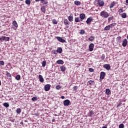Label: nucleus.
Segmentation results:
<instances>
[{"mask_svg": "<svg viewBox=\"0 0 128 128\" xmlns=\"http://www.w3.org/2000/svg\"><path fill=\"white\" fill-rule=\"evenodd\" d=\"M20 0L22 1V0Z\"/></svg>", "mask_w": 128, "mask_h": 128, "instance_id": "obj_60", "label": "nucleus"}, {"mask_svg": "<svg viewBox=\"0 0 128 128\" xmlns=\"http://www.w3.org/2000/svg\"><path fill=\"white\" fill-rule=\"evenodd\" d=\"M94 114V112L92 110L90 111V116H93Z\"/></svg>", "mask_w": 128, "mask_h": 128, "instance_id": "obj_38", "label": "nucleus"}, {"mask_svg": "<svg viewBox=\"0 0 128 128\" xmlns=\"http://www.w3.org/2000/svg\"><path fill=\"white\" fill-rule=\"evenodd\" d=\"M100 16L104 18H108L110 16V14H108V12L103 10L100 12Z\"/></svg>", "mask_w": 128, "mask_h": 128, "instance_id": "obj_1", "label": "nucleus"}, {"mask_svg": "<svg viewBox=\"0 0 128 128\" xmlns=\"http://www.w3.org/2000/svg\"><path fill=\"white\" fill-rule=\"evenodd\" d=\"M44 4H48V2H46L44 0V2H43Z\"/></svg>", "mask_w": 128, "mask_h": 128, "instance_id": "obj_52", "label": "nucleus"}, {"mask_svg": "<svg viewBox=\"0 0 128 128\" xmlns=\"http://www.w3.org/2000/svg\"><path fill=\"white\" fill-rule=\"evenodd\" d=\"M56 62L58 64H64V62L62 60H58Z\"/></svg>", "mask_w": 128, "mask_h": 128, "instance_id": "obj_21", "label": "nucleus"}, {"mask_svg": "<svg viewBox=\"0 0 128 128\" xmlns=\"http://www.w3.org/2000/svg\"><path fill=\"white\" fill-rule=\"evenodd\" d=\"M18 22H16V20H13L12 22V28L14 30H18Z\"/></svg>", "mask_w": 128, "mask_h": 128, "instance_id": "obj_2", "label": "nucleus"}, {"mask_svg": "<svg viewBox=\"0 0 128 128\" xmlns=\"http://www.w3.org/2000/svg\"><path fill=\"white\" fill-rule=\"evenodd\" d=\"M0 86H2V82L0 80Z\"/></svg>", "mask_w": 128, "mask_h": 128, "instance_id": "obj_58", "label": "nucleus"}, {"mask_svg": "<svg viewBox=\"0 0 128 128\" xmlns=\"http://www.w3.org/2000/svg\"><path fill=\"white\" fill-rule=\"evenodd\" d=\"M110 30V26L109 25L106 26L104 28V30Z\"/></svg>", "mask_w": 128, "mask_h": 128, "instance_id": "obj_32", "label": "nucleus"}, {"mask_svg": "<svg viewBox=\"0 0 128 128\" xmlns=\"http://www.w3.org/2000/svg\"><path fill=\"white\" fill-rule=\"evenodd\" d=\"M61 98H62V100L64 99V96H62Z\"/></svg>", "mask_w": 128, "mask_h": 128, "instance_id": "obj_53", "label": "nucleus"}, {"mask_svg": "<svg viewBox=\"0 0 128 128\" xmlns=\"http://www.w3.org/2000/svg\"><path fill=\"white\" fill-rule=\"evenodd\" d=\"M16 112L17 114H20V112H22V110L20 109V108H17Z\"/></svg>", "mask_w": 128, "mask_h": 128, "instance_id": "obj_36", "label": "nucleus"}, {"mask_svg": "<svg viewBox=\"0 0 128 128\" xmlns=\"http://www.w3.org/2000/svg\"><path fill=\"white\" fill-rule=\"evenodd\" d=\"M114 18V16H112L108 18V22H112V20Z\"/></svg>", "mask_w": 128, "mask_h": 128, "instance_id": "obj_30", "label": "nucleus"}, {"mask_svg": "<svg viewBox=\"0 0 128 128\" xmlns=\"http://www.w3.org/2000/svg\"><path fill=\"white\" fill-rule=\"evenodd\" d=\"M94 44L91 43L89 45V50L90 52H92L94 50Z\"/></svg>", "mask_w": 128, "mask_h": 128, "instance_id": "obj_12", "label": "nucleus"}, {"mask_svg": "<svg viewBox=\"0 0 128 128\" xmlns=\"http://www.w3.org/2000/svg\"><path fill=\"white\" fill-rule=\"evenodd\" d=\"M16 80H20V75H17L16 77Z\"/></svg>", "mask_w": 128, "mask_h": 128, "instance_id": "obj_40", "label": "nucleus"}, {"mask_svg": "<svg viewBox=\"0 0 128 128\" xmlns=\"http://www.w3.org/2000/svg\"><path fill=\"white\" fill-rule=\"evenodd\" d=\"M60 68L61 70V72H65L66 70V66H60Z\"/></svg>", "mask_w": 128, "mask_h": 128, "instance_id": "obj_28", "label": "nucleus"}, {"mask_svg": "<svg viewBox=\"0 0 128 128\" xmlns=\"http://www.w3.org/2000/svg\"><path fill=\"white\" fill-rule=\"evenodd\" d=\"M46 61L44 60L42 62V66H43V68H44V66H46Z\"/></svg>", "mask_w": 128, "mask_h": 128, "instance_id": "obj_35", "label": "nucleus"}, {"mask_svg": "<svg viewBox=\"0 0 128 128\" xmlns=\"http://www.w3.org/2000/svg\"><path fill=\"white\" fill-rule=\"evenodd\" d=\"M38 100V97H33L32 98V100L33 102H36V100Z\"/></svg>", "mask_w": 128, "mask_h": 128, "instance_id": "obj_45", "label": "nucleus"}, {"mask_svg": "<svg viewBox=\"0 0 128 128\" xmlns=\"http://www.w3.org/2000/svg\"><path fill=\"white\" fill-rule=\"evenodd\" d=\"M25 2H26V4L30 6V0H26L25 1Z\"/></svg>", "mask_w": 128, "mask_h": 128, "instance_id": "obj_39", "label": "nucleus"}, {"mask_svg": "<svg viewBox=\"0 0 128 128\" xmlns=\"http://www.w3.org/2000/svg\"><path fill=\"white\" fill-rule=\"evenodd\" d=\"M4 106H5V108H8V106H10V104L8 102H4L3 104Z\"/></svg>", "mask_w": 128, "mask_h": 128, "instance_id": "obj_31", "label": "nucleus"}, {"mask_svg": "<svg viewBox=\"0 0 128 128\" xmlns=\"http://www.w3.org/2000/svg\"><path fill=\"white\" fill-rule=\"evenodd\" d=\"M116 26V23L113 22L109 24V27L110 28H114V26Z\"/></svg>", "mask_w": 128, "mask_h": 128, "instance_id": "obj_23", "label": "nucleus"}, {"mask_svg": "<svg viewBox=\"0 0 128 128\" xmlns=\"http://www.w3.org/2000/svg\"><path fill=\"white\" fill-rule=\"evenodd\" d=\"M34 116H40V113H36Z\"/></svg>", "mask_w": 128, "mask_h": 128, "instance_id": "obj_50", "label": "nucleus"}, {"mask_svg": "<svg viewBox=\"0 0 128 128\" xmlns=\"http://www.w3.org/2000/svg\"><path fill=\"white\" fill-rule=\"evenodd\" d=\"M93 20L92 17H90L88 18L86 22L87 24H90V22Z\"/></svg>", "mask_w": 128, "mask_h": 128, "instance_id": "obj_13", "label": "nucleus"}, {"mask_svg": "<svg viewBox=\"0 0 128 128\" xmlns=\"http://www.w3.org/2000/svg\"><path fill=\"white\" fill-rule=\"evenodd\" d=\"M57 52H58V54H62V48H57Z\"/></svg>", "mask_w": 128, "mask_h": 128, "instance_id": "obj_29", "label": "nucleus"}, {"mask_svg": "<svg viewBox=\"0 0 128 128\" xmlns=\"http://www.w3.org/2000/svg\"><path fill=\"white\" fill-rule=\"evenodd\" d=\"M120 14L122 18H126V13L124 12V13L121 14Z\"/></svg>", "mask_w": 128, "mask_h": 128, "instance_id": "obj_27", "label": "nucleus"}, {"mask_svg": "<svg viewBox=\"0 0 128 128\" xmlns=\"http://www.w3.org/2000/svg\"><path fill=\"white\" fill-rule=\"evenodd\" d=\"M116 42L118 44H120L122 42V37L120 36L117 37Z\"/></svg>", "mask_w": 128, "mask_h": 128, "instance_id": "obj_22", "label": "nucleus"}, {"mask_svg": "<svg viewBox=\"0 0 128 128\" xmlns=\"http://www.w3.org/2000/svg\"><path fill=\"white\" fill-rule=\"evenodd\" d=\"M102 128H108V127L104 126H102Z\"/></svg>", "mask_w": 128, "mask_h": 128, "instance_id": "obj_56", "label": "nucleus"}, {"mask_svg": "<svg viewBox=\"0 0 128 128\" xmlns=\"http://www.w3.org/2000/svg\"><path fill=\"white\" fill-rule=\"evenodd\" d=\"M80 18L81 20V21L82 22L84 18H86V14L84 13L80 14Z\"/></svg>", "mask_w": 128, "mask_h": 128, "instance_id": "obj_11", "label": "nucleus"}, {"mask_svg": "<svg viewBox=\"0 0 128 128\" xmlns=\"http://www.w3.org/2000/svg\"><path fill=\"white\" fill-rule=\"evenodd\" d=\"M4 62L1 60L0 61V66H4Z\"/></svg>", "mask_w": 128, "mask_h": 128, "instance_id": "obj_46", "label": "nucleus"}, {"mask_svg": "<svg viewBox=\"0 0 128 128\" xmlns=\"http://www.w3.org/2000/svg\"><path fill=\"white\" fill-rule=\"evenodd\" d=\"M106 94H107V96H110V90L107 88L106 90Z\"/></svg>", "mask_w": 128, "mask_h": 128, "instance_id": "obj_25", "label": "nucleus"}, {"mask_svg": "<svg viewBox=\"0 0 128 128\" xmlns=\"http://www.w3.org/2000/svg\"><path fill=\"white\" fill-rule=\"evenodd\" d=\"M63 104L64 106H70V101L68 100H66L64 101Z\"/></svg>", "mask_w": 128, "mask_h": 128, "instance_id": "obj_5", "label": "nucleus"}, {"mask_svg": "<svg viewBox=\"0 0 128 128\" xmlns=\"http://www.w3.org/2000/svg\"><path fill=\"white\" fill-rule=\"evenodd\" d=\"M124 12V10L123 8H121L119 9L118 10V12H119V14H120L122 12Z\"/></svg>", "mask_w": 128, "mask_h": 128, "instance_id": "obj_41", "label": "nucleus"}, {"mask_svg": "<svg viewBox=\"0 0 128 128\" xmlns=\"http://www.w3.org/2000/svg\"><path fill=\"white\" fill-rule=\"evenodd\" d=\"M56 90H60L62 88V86L60 85H57L56 87Z\"/></svg>", "mask_w": 128, "mask_h": 128, "instance_id": "obj_44", "label": "nucleus"}, {"mask_svg": "<svg viewBox=\"0 0 128 128\" xmlns=\"http://www.w3.org/2000/svg\"><path fill=\"white\" fill-rule=\"evenodd\" d=\"M118 128H124V124H120L119 125Z\"/></svg>", "mask_w": 128, "mask_h": 128, "instance_id": "obj_43", "label": "nucleus"}, {"mask_svg": "<svg viewBox=\"0 0 128 128\" xmlns=\"http://www.w3.org/2000/svg\"><path fill=\"white\" fill-rule=\"evenodd\" d=\"M20 124H24V122H23L22 121L20 123Z\"/></svg>", "mask_w": 128, "mask_h": 128, "instance_id": "obj_54", "label": "nucleus"}, {"mask_svg": "<svg viewBox=\"0 0 128 128\" xmlns=\"http://www.w3.org/2000/svg\"><path fill=\"white\" fill-rule=\"evenodd\" d=\"M50 84H46L44 86V90L45 92H48L50 90Z\"/></svg>", "mask_w": 128, "mask_h": 128, "instance_id": "obj_4", "label": "nucleus"}, {"mask_svg": "<svg viewBox=\"0 0 128 128\" xmlns=\"http://www.w3.org/2000/svg\"><path fill=\"white\" fill-rule=\"evenodd\" d=\"M88 40H89V42H92L93 40H94V37L93 36H90V38H88Z\"/></svg>", "mask_w": 128, "mask_h": 128, "instance_id": "obj_26", "label": "nucleus"}, {"mask_svg": "<svg viewBox=\"0 0 128 128\" xmlns=\"http://www.w3.org/2000/svg\"><path fill=\"white\" fill-rule=\"evenodd\" d=\"M105 76H106V72H101L100 74V80H102L104 78Z\"/></svg>", "mask_w": 128, "mask_h": 128, "instance_id": "obj_9", "label": "nucleus"}, {"mask_svg": "<svg viewBox=\"0 0 128 128\" xmlns=\"http://www.w3.org/2000/svg\"><path fill=\"white\" fill-rule=\"evenodd\" d=\"M103 68H106L107 70H110V66L108 64L104 65Z\"/></svg>", "mask_w": 128, "mask_h": 128, "instance_id": "obj_14", "label": "nucleus"}, {"mask_svg": "<svg viewBox=\"0 0 128 128\" xmlns=\"http://www.w3.org/2000/svg\"><path fill=\"white\" fill-rule=\"evenodd\" d=\"M38 78L40 82H44V78H42V76L40 74L38 76Z\"/></svg>", "mask_w": 128, "mask_h": 128, "instance_id": "obj_16", "label": "nucleus"}, {"mask_svg": "<svg viewBox=\"0 0 128 128\" xmlns=\"http://www.w3.org/2000/svg\"><path fill=\"white\" fill-rule=\"evenodd\" d=\"M10 40V37H6V36H2L1 38H0V42H8Z\"/></svg>", "mask_w": 128, "mask_h": 128, "instance_id": "obj_3", "label": "nucleus"}, {"mask_svg": "<svg viewBox=\"0 0 128 128\" xmlns=\"http://www.w3.org/2000/svg\"><path fill=\"white\" fill-rule=\"evenodd\" d=\"M127 24H128V20L127 21Z\"/></svg>", "mask_w": 128, "mask_h": 128, "instance_id": "obj_61", "label": "nucleus"}, {"mask_svg": "<svg viewBox=\"0 0 128 128\" xmlns=\"http://www.w3.org/2000/svg\"><path fill=\"white\" fill-rule=\"evenodd\" d=\"M40 2H41V4H43L44 2V0H40Z\"/></svg>", "mask_w": 128, "mask_h": 128, "instance_id": "obj_51", "label": "nucleus"}, {"mask_svg": "<svg viewBox=\"0 0 128 128\" xmlns=\"http://www.w3.org/2000/svg\"><path fill=\"white\" fill-rule=\"evenodd\" d=\"M74 90H78V86H74L73 88Z\"/></svg>", "mask_w": 128, "mask_h": 128, "instance_id": "obj_49", "label": "nucleus"}, {"mask_svg": "<svg viewBox=\"0 0 128 128\" xmlns=\"http://www.w3.org/2000/svg\"><path fill=\"white\" fill-rule=\"evenodd\" d=\"M56 40H58V42H66V40L63 39L62 37L60 36H56Z\"/></svg>", "mask_w": 128, "mask_h": 128, "instance_id": "obj_6", "label": "nucleus"}, {"mask_svg": "<svg viewBox=\"0 0 128 128\" xmlns=\"http://www.w3.org/2000/svg\"><path fill=\"white\" fill-rule=\"evenodd\" d=\"M41 12H44V14L46 13V8L44 6H42L41 8Z\"/></svg>", "mask_w": 128, "mask_h": 128, "instance_id": "obj_33", "label": "nucleus"}, {"mask_svg": "<svg viewBox=\"0 0 128 128\" xmlns=\"http://www.w3.org/2000/svg\"><path fill=\"white\" fill-rule=\"evenodd\" d=\"M24 122H28V120H24Z\"/></svg>", "mask_w": 128, "mask_h": 128, "instance_id": "obj_57", "label": "nucleus"}, {"mask_svg": "<svg viewBox=\"0 0 128 128\" xmlns=\"http://www.w3.org/2000/svg\"><path fill=\"white\" fill-rule=\"evenodd\" d=\"M6 76L8 80H12V74L8 72H6Z\"/></svg>", "mask_w": 128, "mask_h": 128, "instance_id": "obj_15", "label": "nucleus"}, {"mask_svg": "<svg viewBox=\"0 0 128 128\" xmlns=\"http://www.w3.org/2000/svg\"><path fill=\"white\" fill-rule=\"evenodd\" d=\"M74 22H82V20H80V17H75Z\"/></svg>", "mask_w": 128, "mask_h": 128, "instance_id": "obj_17", "label": "nucleus"}, {"mask_svg": "<svg viewBox=\"0 0 128 128\" xmlns=\"http://www.w3.org/2000/svg\"><path fill=\"white\" fill-rule=\"evenodd\" d=\"M88 86H94V81L90 80L88 82Z\"/></svg>", "mask_w": 128, "mask_h": 128, "instance_id": "obj_18", "label": "nucleus"}, {"mask_svg": "<svg viewBox=\"0 0 128 128\" xmlns=\"http://www.w3.org/2000/svg\"><path fill=\"white\" fill-rule=\"evenodd\" d=\"M74 4L76 6H80L82 4V2L78 0H75Z\"/></svg>", "mask_w": 128, "mask_h": 128, "instance_id": "obj_24", "label": "nucleus"}, {"mask_svg": "<svg viewBox=\"0 0 128 128\" xmlns=\"http://www.w3.org/2000/svg\"><path fill=\"white\" fill-rule=\"evenodd\" d=\"M40 0H35V2H40Z\"/></svg>", "mask_w": 128, "mask_h": 128, "instance_id": "obj_55", "label": "nucleus"}, {"mask_svg": "<svg viewBox=\"0 0 128 128\" xmlns=\"http://www.w3.org/2000/svg\"><path fill=\"white\" fill-rule=\"evenodd\" d=\"M54 119L53 120H52V122H54Z\"/></svg>", "mask_w": 128, "mask_h": 128, "instance_id": "obj_59", "label": "nucleus"}, {"mask_svg": "<svg viewBox=\"0 0 128 128\" xmlns=\"http://www.w3.org/2000/svg\"><path fill=\"white\" fill-rule=\"evenodd\" d=\"M102 60H104V59L106 58V55L104 54H102L100 58Z\"/></svg>", "mask_w": 128, "mask_h": 128, "instance_id": "obj_37", "label": "nucleus"}, {"mask_svg": "<svg viewBox=\"0 0 128 128\" xmlns=\"http://www.w3.org/2000/svg\"><path fill=\"white\" fill-rule=\"evenodd\" d=\"M116 2L114 1L112 2L110 5V8H112L114 6H116Z\"/></svg>", "mask_w": 128, "mask_h": 128, "instance_id": "obj_19", "label": "nucleus"}, {"mask_svg": "<svg viewBox=\"0 0 128 128\" xmlns=\"http://www.w3.org/2000/svg\"><path fill=\"white\" fill-rule=\"evenodd\" d=\"M98 4L100 6H104V2L102 0H96Z\"/></svg>", "mask_w": 128, "mask_h": 128, "instance_id": "obj_7", "label": "nucleus"}, {"mask_svg": "<svg viewBox=\"0 0 128 128\" xmlns=\"http://www.w3.org/2000/svg\"><path fill=\"white\" fill-rule=\"evenodd\" d=\"M127 44H128V40H126V38L123 40L122 43V46H124V48H126Z\"/></svg>", "mask_w": 128, "mask_h": 128, "instance_id": "obj_10", "label": "nucleus"}, {"mask_svg": "<svg viewBox=\"0 0 128 128\" xmlns=\"http://www.w3.org/2000/svg\"><path fill=\"white\" fill-rule=\"evenodd\" d=\"M86 32V31L84 30H81L80 32V34H84V33Z\"/></svg>", "mask_w": 128, "mask_h": 128, "instance_id": "obj_42", "label": "nucleus"}, {"mask_svg": "<svg viewBox=\"0 0 128 128\" xmlns=\"http://www.w3.org/2000/svg\"><path fill=\"white\" fill-rule=\"evenodd\" d=\"M52 22L54 24H58V21H56V20L53 19L52 20Z\"/></svg>", "mask_w": 128, "mask_h": 128, "instance_id": "obj_34", "label": "nucleus"}, {"mask_svg": "<svg viewBox=\"0 0 128 128\" xmlns=\"http://www.w3.org/2000/svg\"><path fill=\"white\" fill-rule=\"evenodd\" d=\"M64 26H66L67 28H68V26H70V22L68 21V19L64 18Z\"/></svg>", "mask_w": 128, "mask_h": 128, "instance_id": "obj_8", "label": "nucleus"}, {"mask_svg": "<svg viewBox=\"0 0 128 128\" xmlns=\"http://www.w3.org/2000/svg\"><path fill=\"white\" fill-rule=\"evenodd\" d=\"M68 20L69 22H74V16H72V15H70L68 16Z\"/></svg>", "mask_w": 128, "mask_h": 128, "instance_id": "obj_20", "label": "nucleus"}, {"mask_svg": "<svg viewBox=\"0 0 128 128\" xmlns=\"http://www.w3.org/2000/svg\"><path fill=\"white\" fill-rule=\"evenodd\" d=\"M58 52V50H54V54H57Z\"/></svg>", "mask_w": 128, "mask_h": 128, "instance_id": "obj_48", "label": "nucleus"}, {"mask_svg": "<svg viewBox=\"0 0 128 128\" xmlns=\"http://www.w3.org/2000/svg\"><path fill=\"white\" fill-rule=\"evenodd\" d=\"M89 72H94V68H89Z\"/></svg>", "mask_w": 128, "mask_h": 128, "instance_id": "obj_47", "label": "nucleus"}]
</instances>
